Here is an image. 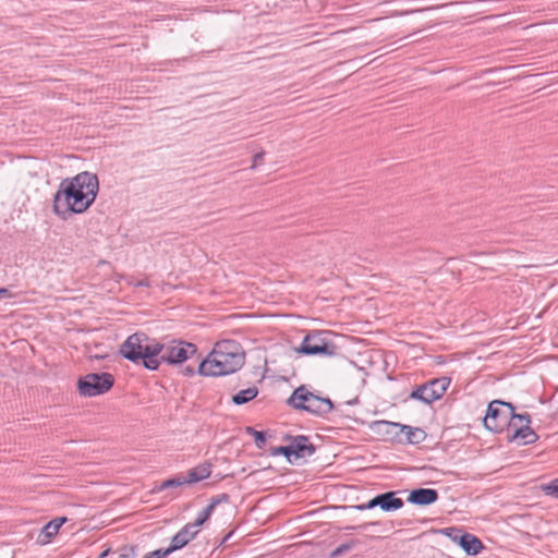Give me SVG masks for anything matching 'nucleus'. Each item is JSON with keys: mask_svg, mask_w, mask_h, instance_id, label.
<instances>
[{"mask_svg": "<svg viewBox=\"0 0 558 558\" xmlns=\"http://www.w3.org/2000/svg\"><path fill=\"white\" fill-rule=\"evenodd\" d=\"M400 433L405 435L407 441L411 445H418L426 439V433L420 427L402 425Z\"/></svg>", "mask_w": 558, "mask_h": 558, "instance_id": "17", "label": "nucleus"}, {"mask_svg": "<svg viewBox=\"0 0 558 558\" xmlns=\"http://www.w3.org/2000/svg\"><path fill=\"white\" fill-rule=\"evenodd\" d=\"M246 434L254 437L255 445L258 449H263L266 445L267 437L263 430H256L254 427H246Z\"/></svg>", "mask_w": 558, "mask_h": 558, "instance_id": "22", "label": "nucleus"}, {"mask_svg": "<svg viewBox=\"0 0 558 558\" xmlns=\"http://www.w3.org/2000/svg\"><path fill=\"white\" fill-rule=\"evenodd\" d=\"M291 440L292 457L294 460L311 457L315 453L316 447L310 441L305 435L287 436Z\"/></svg>", "mask_w": 558, "mask_h": 558, "instance_id": "12", "label": "nucleus"}, {"mask_svg": "<svg viewBox=\"0 0 558 558\" xmlns=\"http://www.w3.org/2000/svg\"><path fill=\"white\" fill-rule=\"evenodd\" d=\"M211 466L210 462H204L189 470L186 475H184L186 484H193L208 478L211 474Z\"/></svg>", "mask_w": 558, "mask_h": 558, "instance_id": "15", "label": "nucleus"}, {"mask_svg": "<svg viewBox=\"0 0 558 558\" xmlns=\"http://www.w3.org/2000/svg\"><path fill=\"white\" fill-rule=\"evenodd\" d=\"M198 531L195 530L193 534H187V529H181L177 535L187 545L192 539L196 537Z\"/></svg>", "mask_w": 558, "mask_h": 558, "instance_id": "28", "label": "nucleus"}, {"mask_svg": "<svg viewBox=\"0 0 558 558\" xmlns=\"http://www.w3.org/2000/svg\"><path fill=\"white\" fill-rule=\"evenodd\" d=\"M264 156H265V151H259V153H256L254 156H253V159H252V165H251V169H255L264 159Z\"/></svg>", "mask_w": 558, "mask_h": 558, "instance_id": "31", "label": "nucleus"}, {"mask_svg": "<svg viewBox=\"0 0 558 558\" xmlns=\"http://www.w3.org/2000/svg\"><path fill=\"white\" fill-rule=\"evenodd\" d=\"M359 544H360L359 539H351L348 543H343V544L339 545L338 547H336L329 554V558H338V557L347 554L348 551H350L353 547L357 546Z\"/></svg>", "mask_w": 558, "mask_h": 558, "instance_id": "21", "label": "nucleus"}, {"mask_svg": "<svg viewBox=\"0 0 558 558\" xmlns=\"http://www.w3.org/2000/svg\"><path fill=\"white\" fill-rule=\"evenodd\" d=\"M373 524H374V523H371V522H369V523H364L363 525L357 526V529H365V527H367L368 525H373ZM345 529H347V530H356V526H347Z\"/></svg>", "mask_w": 558, "mask_h": 558, "instance_id": "35", "label": "nucleus"}, {"mask_svg": "<svg viewBox=\"0 0 558 558\" xmlns=\"http://www.w3.org/2000/svg\"><path fill=\"white\" fill-rule=\"evenodd\" d=\"M270 456H283L289 462H292V449L290 444L288 446H279L270 448Z\"/></svg>", "mask_w": 558, "mask_h": 558, "instance_id": "24", "label": "nucleus"}, {"mask_svg": "<svg viewBox=\"0 0 558 558\" xmlns=\"http://www.w3.org/2000/svg\"><path fill=\"white\" fill-rule=\"evenodd\" d=\"M375 426L377 427L378 432H384L385 434L397 435L398 432H400V427L402 426V424L392 423V422H388V421H380V422H376Z\"/></svg>", "mask_w": 558, "mask_h": 558, "instance_id": "20", "label": "nucleus"}, {"mask_svg": "<svg viewBox=\"0 0 558 558\" xmlns=\"http://www.w3.org/2000/svg\"><path fill=\"white\" fill-rule=\"evenodd\" d=\"M114 384V377L110 373H90L81 377L77 389L81 396L95 397L109 391Z\"/></svg>", "mask_w": 558, "mask_h": 558, "instance_id": "9", "label": "nucleus"}, {"mask_svg": "<svg viewBox=\"0 0 558 558\" xmlns=\"http://www.w3.org/2000/svg\"><path fill=\"white\" fill-rule=\"evenodd\" d=\"M138 287H148V281L147 280H142L137 283Z\"/></svg>", "mask_w": 558, "mask_h": 558, "instance_id": "37", "label": "nucleus"}, {"mask_svg": "<svg viewBox=\"0 0 558 558\" xmlns=\"http://www.w3.org/2000/svg\"><path fill=\"white\" fill-rule=\"evenodd\" d=\"M230 502V495L227 493L215 495L210 498L208 506L215 510L218 505Z\"/></svg>", "mask_w": 558, "mask_h": 558, "instance_id": "26", "label": "nucleus"}, {"mask_svg": "<svg viewBox=\"0 0 558 558\" xmlns=\"http://www.w3.org/2000/svg\"><path fill=\"white\" fill-rule=\"evenodd\" d=\"M378 507L385 512L397 511L404 505L403 500L397 497V492L389 490L376 495Z\"/></svg>", "mask_w": 558, "mask_h": 558, "instance_id": "14", "label": "nucleus"}, {"mask_svg": "<svg viewBox=\"0 0 558 558\" xmlns=\"http://www.w3.org/2000/svg\"><path fill=\"white\" fill-rule=\"evenodd\" d=\"M513 411L514 405L511 402L502 400L490 401L486 415L483 418L485 428L496 434L502 433L505 427H508Z\"/></svg>", "mask_w": 558, "mask_h": 558, "instance_id": "7", "label": "nucleus"}, {"mask_svg": "<svg viewBox=\"0 0 558 558\" xmlns=\"http://www.w3.org/2000/svg\"><path fill=\"white\" fill-rule=\"evenodd\" d=\"M185 545L186 544L175 534V535H173L170 545L168 547L161 548V549H162V551H165V555L168 557L175 550L183 548Z\"/></svg>", "mask_w": 558, "mask_h": 558, "instance_id": "23", "label": "nucleus"}, {"mask_svg": "<svg viewBox=\"0 0 558 558\" xmlns=\"http://www.w3.org/2000/svg\"><path fill=\"white\" fill-rule=\"evenodd\" d=\"M137 556L136 546H125L120 549L119 558H135Z\"/></svg>", "mask_w": 558, "mask_h": 558, "instance_id": "27", "label": "nucleus"}, {"mask_svg": "<svg viewBox=\"0 0 558 558\" xmlns=\"http://www.w3.org/2000/svg\"><path fill=\"white\" fill-rule=\"evenodd\" d=\"M183 484H186L184 475L178 474L174 477L168 478L160 483L158 486L155 487L154 492H162L168 488L180 487Z\"/></svg>", "mask_w": 558, "mask_h": 558, "instance_id": "19", "label": "nucleus"}, {"mask_svg": "<svg viewBox=\"0 0 558 558\" xmlns=\"http://www.w3.org/2000/svg\"><path fill=\"white\" fill-rule=\"evenodd\" d=\"M531 416L529 413L518 414L514 411L508 424L509 441H517L519 445L534 444L538 439V435L531 428Z\"/></svg>", "mask_w": 558, "mask_h": 558, "instance_id": "8", "label": "nucleus"}, {"mask_svg": "<svg viewBox=\"0 0 558 558\" xmlns=\"http://www.w3.org/2000/svg\"><path fill=\"white\" fill-rule=\"evenodd\" d=\"M196 526L193 525V522L192 523H187L183 526V529H187V534H193L195 531H193V529H195Z\"/></svg>", "mask_w": 558, "mask_h": 558, "instance_id": "34", "label": "nucleus"}, {"mask_svg": "<svg viewBox=\"0 0 558 558\" xmlns=\"http://www.w3.org/2000/svg\"><path fill=\"white\" fill-rule=\"evenodd\" d=\"M231 536V533H229L221 542V544H223L225 542H227V539Z\"/></svg>", "mask_w": 558, "mask_h": 558, "instance_id": "38", "label": "nucleus"}, {"mask_svg": "<svg viewBox=\"0 0 558 558\" xmlns=\"http://www.w3.org/2000/svg\"><path fill=\"white\" fill-rule=\"evenodd\" d=\"M287 404L294 410L308 412L320 417L326 416L335 408L329 398L313 393L305 385H301L293 390L287 400Z\"/></svg>", "mask_w": 558, "mask_h": 558, "instance_id": "5", "label": "nucleus"}, {"mask_svg": "<svg viewBox=\"0 0 558 558\" xmlns=\"http://www.w3.org/2000/svg\"><path fill=\"white\" fill-rule=\"evenodd\" d=\"M546 492L548 495L558 498V478L551 481L550 484L547 485Z\"/></svg>", "mask_w": 558, "mask_h": 558, "instance_id": "30", "label": "nucleus"}, {"mask_svg": "<svg viewBox=\"0 0 558 558\" xmlns=\"http://www.w3.org/2000/svg\"><path fill=\"white\" fill-rule=\"evenodd\" d=\"M99 191L98 177L83 171L63 179L53 195L52 211L62 220L85 213L95 202Z\"/></svg>", "mask_w": 558, "mask_h": 558, "instance_id": "1", "label": "nucleus"}, {"mask_svg": "<svg viewBox=\"0 0 558 558\" xmlns=\"http://www.w3.org/2000/svg\"><path fill=\"white\" fill-rule=\"evenodd\" d=\"M10 296L11 292L7 288H0V299Z\"/></svg>", "mask_w": 558, "mask_h": 558, "instance_id": "33", "label": "nucleus"}, {"mask_svg": "<svg viewBox=\"0 0 558 558\" xmlns=\"http://www.w3.org/2000/svg\"><path fill=\"white\" fill-rule=\"evenodd\" d=\"M109 553H110V549H109V548H108V549H106V550H104V551L99 555V558H105V557H107V556L109 555Z\"/></svg>", "mask_w": 558, "mask_h": 558, "instance_id": "36", "label": "nucleus"}, {"mask_svg": "<svg viewBox=\"0 0 558 558\" xmlns=\"http://www.w3.org/2000/svg\"><path fill=\"white\" fill-rule=\"evenodd\" d=\"M445 534L452 541L457 542L459 546L470 556H475L484 548L481 539L468 532H464L458 527H448L445 530Z\"/></svg>", "mask_w": 558, "mask_h": 558, "instance_id": "11", "label": "nucleus"}, {"mask_svg": "<svg viewBox=\"0 0 558 558\" xmlns=\"http://www.w3.org/2000/svg\"><path fill=\"white\" fill-rule=\"evenodd\" d=\"M439 494L434 488H415L409 493L407 501L415 506H429L436 502Z\"/></svg>", "mask_w": 558, "mask_h": 558, "instance_id": "13", "label": "nucleus"}, {"mask_svg": "<svg viewBox=\"0 0 558 558\" xmlns=\"http://www.w3.org/2000/svg\"><path fill=\"white\" fill-rule=\"evenodd\" d=\"M158 347L161 348L156 356L158 367L163 363L167 365H180V374L187 377L196 373L194 365L182 366L184 362L194 357L198 362L201 355L196 344L181 339H172L167 342L158 341Z\"/></svg>", "mask_w": 558, "mask_h": 558, "instance_id": "4", "label": "nucleus"}, {"mask_svg": "<svg viewBox=\"0 0 558 558\" xmlns=\"http://www.w3.org/2000/svg\"><path fill=\"white\" fill-rule=\"evenodd\" d=\"M158 340L149 338L147 333L137 331L126 338L120 347V354L135 364H142L148 371H157L159 354Z\"/></svg>", "mask_w": 558, "mask_h": 558, "instance_id": "3", "label": "nucleus"}, {"mask_svg": "<svg viewBox=\"0 0 558 558\" xmlns=\"http://www.w3.org/2000/svg\"><path fill=\"white\" fill-rule=\"evenodd\" d=\"M68 521L65 517H59L47 524L41 529V533L39 537H43L41 543H48L53 536H56L60 530V527Z\"/></svg>", "mask_w": 558, "mask_h": 558, "instance_id": "16", "label": "nucleus"}, {"mask_svg": "<svg viewBox=\"0 0 558 558\" xmlns=\"http://www.w3.org/2000/svg\"><path fill=\"white\" fill-rule=\"evenodd\" d=\"M245 364V352L236 340L226 339L216 342L208 356L198 363L197 373L202 376H225L241 369Z\"/></svg>", "mask_w": 558, "mask_h": 558, "instance_id": "2", "label": "nucleus"}, {"mask_svg": "<svg viewBox=\"0 0 558 558\" xmlns=\"http://www.w3.org/2000/svg\"><path fill=\"white\" fill-rule=\"evenodd\" d=\"M450 378L439 377L417 386L410 393L411 399L418 400L425 404H432L434 401L439 400L450 385Z\"/></svg>", "mask_w": 558, "mask_h": 558, "instance_id": "10", "label": "nucleus"}, {"mask_svg": "<svg viewBox=\"0 0 558 558\" xmlns=\"http://www.w3.org/2000/svg\"><path fill=\"white\" fill-rule=\"evenodd\" d=\"M375 507H378L376 496L374 498H372L371 500H368L366 504L357 505L354 508L356 510L364 511V510H371V509H373Z\"/></svg>", "mask_w": 558, "mask_h": 558, "instance_id": "29", "label": "nucleus"}, {"mask_svg": "<svg viewBox=\"0 0 558 558\" xmlns=\"http://www.w3.org/2000/svg\"><path fill=\"white\" fill-rule=\"evenodd\" d=\"M258 395V389L253 386L246 389L240 390L235 395L232 396V402L236 405H242L247 403L248 401L255 399Z\"/></svg>", "mask_w": 558, "mask_h": 558, "instance_id": "18", "label": "nucleus"}, {"mask_svg": "<svg viewBox=\"0 0 558 558\" xmlns=\"http://www.w3.org/2000/svg\"><path fill=\"white\" fill-rule=\"evenodd\" d=\"M356 400L354 401H348V404H353Z\"/></svg>", "mask_w": 558, "mask_h": 558, "instance_id": "39", "label": "nucleus"}, {"mask_svg": "<svg viewBox=\"0 0 558 558\" xmlns=\"http://www.w3.org/2000/svg\"><path fill=\"white\" fill-rule=\"evenodd\" d=\"M214 510L208 505L206 508H204L198 514L195 521L193 522V525L195 526H202L213 514Z\"/></svg>", "mask_w": 558, "mask_h": 558, "instance_id": "25", "label": "nucleus"}, {"mask_svg": "<svg viewBox=\"0 0 558 558\" xmlns=\"http://www.w3.org/2000/svg\"><path fill=\"white\" fill-rule=\"evenodd\" d=\"M165 551L161 548L147 553L143 558H166Z\"/></svg>", "mask_w": 558, "mask_h": 558, "instance_id": "32", "label": "nucleus"}, {"mask_svg": "<svg viewBox=\"0 0 558 558\" xmlns=\"http://www.w3.org/2000/svg\"><path fill=\"white\" fill-rule=\"evenodd\" d=\"M295 351L301 355L333 356L337 354L338 347L331 340L330 332L312 330L304 337Z\"/></svg>", "mask_w": 558, "mask_h": 558, "instance_id": "6", "label": "nucleus"}]
</instances>
